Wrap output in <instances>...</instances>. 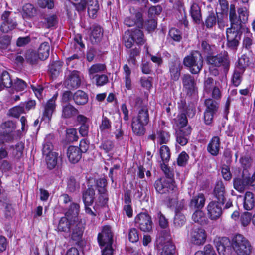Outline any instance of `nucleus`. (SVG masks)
<instances>
[{
    "label": "nucleus",
    "mask_w": 255,
    "mask_h": 255,
    "mask_svg": "<svg viewBox=\"0 0 255 255\" xmlns=\"http://www.w3.org/2000/svg\"><path fill=\"white\" fill-rule=\"evenodd\" d=\"M236 13L235 5H230L229 20L230 27L226 29L227 46L232 50L237 49L241 39L246 23L249 17V12L245 7H241L237 9Z\"/></svg>",
    "instance_id": "1"
},
{
    "label": "nucleus",
    "mask_w": 255,
    "mask_h": 255,
    "mask_svg": "<svg viewBox=\"0 0 255 255\" xmlns=\"http://www.w3.org/2000/svg\"><path fill=\"white\" fill-rule=\"evenodd\" d=\"M113 233L110 226H104L98 236V241L102 250V255H113Z\"/></svg>",
    "instance_id": "2"
},
{
    "label": "nucleus",
    "mask_w": 255,
    "mask_h": 255,
    "mask_svg": "<svg viewBox=\"0 0 255 255\" xmlns=\"http://www.w3.org/2000/svg\"><path fill=\"white\" fill-rule=\"evenodd\" d=\"M183 63L185 67L189 68V70L192 74H197L200 72L203 67V57L198 51H192L184 57Z\"/></svg>",
    "instance_id": "3"
},
{
    "label": "nucleus",
    "mask_w": 255,
    "mask_h": 255,
    "mask_svg": "<svg viewBox=\"0 0 255 255\" xmlns=\"http://www.w3.org/2000/svg\"><path fill=\"white\" fill-rule=\"evenodd\" d=\"M250 186L255 190V172L251 176L247 170H244L241 175L233 179L234 189L240 193L243 192Z\"/></svg>",
    "instance_id": "4"
},
{
    "label": "nucleus",
    "mask_w": 255,
    "mask_h": 255,
    "mask_svg": "<svg viewBox=\"0 0 255 255\" xmlns=\"http://www.w3.org/2000/svg\"><path fill=\"white\" fill-rule=\"evenodd\" d=\"M232 247L238 255H249L251 253V246L249 242L241 234L234 238Z\"/></svg>",
    "instance_id": "5"
},
{
    "label": "nucleus",
    "mask_w": 255,
    "mask_h": 255,
    "mask_svg": "<svg viewBox=\"0 0 255 255\" xmlns=\"http://www.w3.org/2000/svg\"><path fill=\"white\" fill-rule=\"evenodd\" d=\"M207 63L211 66L219 67L222 66L226 72L230 66V62L227 54H220L216 56L208 55L207 57Z\"/></svg>",
    "instance_id": "6"
},
{
    "label": "nucleus",
    "mask_w": 255,
    "mask_h": 255,
    "mask_svg": "<svg viewBox=\"0 0 255 255\" xmlns=\"http://www.w3.org/2000/svg\"><path fill=\"white\" fill-rule=\"evenodd\" d=\"M15 15L9 11H5L3 13L0 26V30L2 32L7 33L16 27L17 23Z\"/></svg>",
    "instance_id": "7"
},
{
    "label": "nucleus",
    "mask_w": 255,
    "mask_h": 255,
    "mask_svg": "<svg viewBox=\"0 0 255 255\" xmlns=\"http://www.w3.org/2000/svg\"><path fill=\"white\" fill-rule=\"evenodd\" d=\"M225 202L219 201H211L207 207V214L211 220L219 219L223 213V206Z\"/></svg>",
    "instance_id": "8"
},
{
    "label": "nucleus",
    "mask_w": 255,
    "mask_h": 255,
    "mask_svg": "<svg viewBox=\"0 0 255 255\" xmlns=\"http://www.w3.org/2000/svg\"><path fill=\"white\" fill-rule=\"evenodd\" d=\"M135 223L136 226L143 232H150L152 229L151 218L146 213L138 214L135 218Z\"/></svg>",
    "instance_id": "9"
},
{
    "label": "nucleus",
    "mask_w": 255,
    "mask_h": 255,
    "mask_svg": "<svg viewBox=\"0 0 255 255\" xmlns=\"http://www.w3.org/2000/svg\"><path fill=\"white\" fill-rule=\"evenodd\" d=\"M154 186L156 192L161 194L170 193L175 188L172 180L165 178L158 179L155 181Z\"/></svg>",
    "instance_id": "10"
},
{
    "label": "nucleus",
    "mask_w": 255,
    "mask_h": 255,
    "mask_svg": "<svg viewBox=\"0 0 255 255\" xmlns=\"http://www.w3.org/2000/svg\"><path fill=\"white\" fill-rule=\"evenodd\" d=\"M190 235L191 242L196 245L203 244L206 239V232L201 228L193 227L191 230Z\"/></svg>",
    "instance_id": "11"
},
{
    "label": "nucleus",
    "mask_w": 255,
    "mask_h": 255,
    "mask_svg": "<svg viewBox=\"0 0 255 255\" xmlns=\"http://www.w3.org/2000/svg\"><path fill=\"white\" fill-rule=\"evenodd\" d=\"M183 90L188 95H192L197 89L196 81L189 74H184L182 77Z\"/></svg>",
    "instance_id": "12"
},
{
    "label": "nucleus",
    "mask_w": 255,
    "mask_h": 255,
    "mask_svg": "<svg viewBox=\"0 0 255 255\" xmlns=\"http://www.w3.org/2000/svg\"><path fill=\"white\" fill-rule=\"evenodd\" d=\"M231 245L230 241L227 237L219 238L215 241V246L219 255H230Z\"/></svg>",
    "instance_id": "13"
},
{
    "label": "nucleus",
    "mask_w": 255,
    "mask_h": 255,
    "mask_svg": "<svg viewBox=\"0 0 255 255\" xmlns=\"http://www.w3.org/2000/svg\"><path fill=\"white\" fill-rule=\"evenodd\" d=\"M57 94L54 95L50 99H49L44 106V110L43 112L42 120L45 122H49L53 111L55 109V101L57 99Z\"/></svg>",
    "instance_id": "14"
},
{
    "label": "nucleus",
    "mask_w": 255,
    "mask_h": 255,
    "mask_svg": "<svg viewBox=\"0 0 255 255\" xmlns=\"http://www.w3.org/2000/svg\"><path fill=\"white\" fill-rule=\"evenodd\" d=\"M75 221L74 219L65 215L59 220L57 229L59 232L69 233L71 231V228L73 227V223H74Z\"/></svg>",
    "instance_id": "15"
},
{
    "label": "nucleus",
    "mask_w": 255,
    "mask_h": 255,
    "mask_svg": "<svg viewBox=\"0 0 255 255\" xmlns=\"http://www.w3.org/2000/svg\"><path fill=\"white\" fill-rule=\"evenodd\" d=\"M158 249L160 252L161 255H174L175 247L169 240L163 242L162 239H161L158 245Z\"/></svg>",
    "instance_id": "16"
},
{
    "label": "nucleus",
    "mask_w": 255,
    "mask_h": 255,
    "mask_svg": "<svg viewBox=\"0 0 255 255\" xmlns=\"http://www.w3.org/2000/svg\"><path fill=\"white\" fill-rule=\"evenodd\" d=\"M72 226L71 228V239L76 242H79L83 235L84 228L83 223L81 221L76 220L74 223H73Z\"/></svg>",
    "instance_id": "17"
},
{
    "label": "nucleus",
    "mask_w": 255,
    "mask_h": 255,
    "mask_svg": "<svg viewBox=\"0 0 255 255\" xmlns=\"http://www.w3.org/2000/svg\"><path fill=\"white\" fill-rule=\"evenodd\" d=\"M191 132L190 127L179 128L176 132V141L181 146L186 145L188 142V137Z\"/></svg>",
    "instance_id": "18"
},
{
    "label": "nucleus",
    "mask_w": 255,
    "mask_h": 255,
    "mask_svg": "<svg viewBox=\"0 0 255 255\" xmlns=\"http://www.w3.org/2000/svg\"><path fill=\"white\" fill-rule=\"evenodd\" d=\"M124 23L128 27L136 25L138 28H142L143 19L141 13L137 12L135 15L127 17L124 20Z\"/></svg>",
    "instance_id": "19"
},
{
    "label": "nucleus",
    "mask_w": 255,
    "mask_h": 255,
    "mask_svg": "<svg viewBox=\"0 0 255 255\" xmlns=\"http://www.w3.org/2000/svg\"><path fill=\"white\" fill-rule=\"evenodd\" d=\"M79 113L74 106L66 103L62 106L61 117L63 119H70L76 116Z\"/></svg>",
    "instance_id": "20"
},
{
    "label": "nucleus",
    "mask_w": 255,
    "mask_h": 255,
    "mask_svg": "<svg viewBox=\"0 0 255 255\" xmlns=\"http://www.w3.org/2000/svg\"><path fill=\"white\" fill-rule=\"evenodd\" d=\"M67 88L69 89H77L81 84V79L79 72L77 71H72L66 81Z\"/></svg>",
    "instance_id": "21"
},
{
    "label": "nucleus",
    "mask_w": 255,
    "mask_h": 255,
    "mask_svg": "<svg viewBox=\"0 0 255 255\" xmlns=\"http://www.w3.org/2000/svg\"><path fill=\"white\" fill-rule=\"evenodd\" d=\"M225 186L222 181H218L214 189V195L217 201L225 202Z\"/></svg>",
    "instance_id": "22"
},
{
    "label": "nucleus",
    "mask_w": 255,
    "mask_h": 255,
    "mask_svg": "<svg viewBox=\"0 0 255 255\" xmlns=\"http://www.w3.org/2000/svg\"><path fill=\"white\" fill-rule=\"evenodd\" d=\"M67 154L69 161L73 163L78 162L82 155L79 148L73 146H71L68 148Z\"/></svg>",
    "instance_id": "23"
},
{
    "label": "nucleus",
    "mask_w": 255,
    "mask_h": 255,
    "mask_svg": "<svg viewBox=\"0 0 255 255\" xmlns=\"http://www.w3.org/2000/svg\"><path fill=\"white\" fill-rule=\"evenodd\" d=\"M182 67L179 62H172L169 66V73L171 79L173 81L179 79Z\"/></svg>",
    "instance_id": "24"
},
{
    "label": "nucleus",
    "mask_w": 255,
    "mask_h": 255,
    "mask_svg": "<svg viewBox=\"0 0 255 255\" xmlns=\"http://www.w3.org/2000/svg\"><path fill=\"white\" fill-rule=\"evenodd\" d=\"M132 119L141 123L142 124L147 125L149 121V116L146 106H143L140 108L138 110L137 116L134 117Z\"/></svg>",
    "instance_id": "25"
},
{
    "label": "nucleus",
    "mask_w": 255,
    "mask_h": 255,
    "mask_svg": "<svg viewBox=\"0 0 255 255\" xmlns=\"http://www.w3.org/2000/svg\"><path fill=\"white\" fill-rule=\"evenodd\" d=\"M95 190L91 187H88L82 192V200L84 205H91L95 199Z\"/></svg>",
    "instance_id": "26"
},
{
    "label": "nucleus",
    "mask_w": 255,
    "mask_h": 255,
    "mask_svg": "<svg viewBox=\"0 0 255 255\" xmlns=\"http://www.w3.org/2000/svg\"><path fill=\"white\" fill-rule=\"evenodd\" d=\"M220 141L217 136L213 137L207 146L208 151L213 156H217L220 150Z\"/></svg>",
    "instance_id": "27"
},
{
    "label": "nucleus",
    "mask_w": 255,
    "mask_h": 255,
    "mask_svg": "<svg viewBox=\"0 0 255 255\" xmlns=\"http://www.w3.org/2000/svg\"><path fill=\"white\" fill-rule=\"evenodd\" d=\"M12 85V81L8 72L4 70L0 71V91L4 87H11Z\"/></svg>",
    "instance_id": "28"
},
{
    "label": "nucleus",
    "mask_w": 255,
    "mask_h": 255,
    "mask_svg": "<svg viewBox=\"0 0 255 255\" xmlns=\"http://www.w3.org/2000/svg\"><path fill=\"white\" fill-rule=\"evenodd\" d=\"M72 99L76 104L83 105L86 104L88 101V97L84 91L79 90L73 95Z\"/></svg>",
    "instance_id": "29"
},
{
    "label": "nucleus",
    "mask_w": 255,
    "mask_h": 255,
    "mask_svg": "<svg viewBox=\"0 0 255 255\" xmlns=\"http://www.w3.org/2000/svg\"><path fill=\"white\" fill-rule=\"evenodd\" d=\"M103 37V29L98 25L94 26L92 30L90 39L93 44L99 43Z\"/></svg>",
    "instance_id": "30"
},
{
    "label": "nucleus",
    "mask_w": 255,
    "mask_h": 255,
    "mask_svg": "<svg viewBox=\"0 0 255 255\" xmlns=\"http://www.w3.org/2000/svg\"><path fill=\"white\" fill-rule=\"evenodd\" d=\"M106 69V66L104 64L97 63L92 65L88 69L89 76L91 80H94L98 73L103 72Z\"/></svg>",
    "instance_id": "31"
},
{
    "label": "nucleus",
    "mask_w": 255,
    "mask_h": 255,
    "mask_svg": "<svg viewBox=\"0 0 255 255\" xmlns=\"http://www.w3.org/2000/svg\"><path fill=\"white\" fill-rule=\"evenodd\" d=\"M86 6L90 17L94 18L99 9V5L97 0H86Z\"/></svg>",
    "instance_id": "32"
},
{
    "label": "nucleus",
    "mask_w": 255,
    "mask_h": 255,
    "mask_svg": "<svg viewBox=\"0 0 255 255\" xmlns=\"http://www.w3.org/2000/svg\"><path fill=\"white\" fill-rule=\"evenodd\" d=\"M205 199L203 194L195 196L191 200L189 206L193 209L202 208L205 204Z\"/></svg>",
    "instance_id": "33"
},
{
    "label": "nucleus",
    "mask_w": 255,
    "mask_h": 255,
    "mask_svg": "<svg viewBox=\"0 0 255 255\" xmlns=\"http://www.w3.org/2000/svg\"><path fill=\"white\" fill-rule=\"evenodd\" d=\"M190 13L193 21L196 23H199L201 20L200 8L196 3H193L190 7Z\"/></svg>",
    "instance_id": "34"
},
{
    "label": "nucleus",
    "mask_w": 255,
    "mask_h": 255,
    "mask_svg": "<svg viewBox=\"0 0 255 255\" xmlns=\"http://www.w3.org/2000/svg\"><path fill=\"white\" fill-rule=\"evenodd\" d=\"M255 199L253 193L246 192L244 198L243 207L246 210H251L254 206Z\"/></svg>",
    "instance_id": "35"
},
{
    "label": "nucleus",
    "mask_w": 255,
    "mask_h": 255,
    "mask_svg": "<svg viewBox=\"0 0 255 255\" xmlns=\"http://www.w3.org/2000/svg\"><path fill=\"white\" fill-rule=\"evenodd\" d=\"M146 125H147L142 124L141 123L132 119V130L133 133L138 136L144 135L145 131L144 127Z\"/></svg>",
    "instance_id": "36"
},
{
    "label": "nucleus",
    "mask_w": 255,
    "mask_h": 255,
    "mask_svg": "<svg viewBox=\"0 0 255 255\" xmlns=\"http://www.w3.org/2000/svg\"><path fill=\"white\" fill-rule=\"evenodd\" d=\"M50 46L48 42H44L39 46L38 56L42 60H46L49 55Z\"/></svg>",
    "instance_id": "37"
},
{
    "label": "nucleus",
    "mask_w": 255,
    "mask_h": 255,
    "mask_svg": "<svg viewBox=\"0 0 255 255\" xmlns=\"http://www.w3.org/2000/svg\"><path fill=\"white\" fill-rule=\"evenodd\" d=\"M79 205L75 203H71L68 210L66 212L65 215L69 217L70 218L78 220L77 217L79 212Z\"/></svg>",
    "instance_id": "38"
},
{
    "label": "nucleus",
    "mask_w": 255,
    "mask_h": 255,
    "mask_svg": "<svg viewBox=\"0 0 255 255\" xmlns=\"http://www.w3.org/2000/svg\"><path fill=\"white\" fill-rule=\"evenodd\" d=\"M62 66V62L58 61L53 62L49 65V72L53 78H55L59 75Z\"/></svg>",
    "instance_id": "39"
},
{
    "label": "nucleus",
    "mask_w": 255,
    "mask_h": 255,
    "mask_svg": "<svg viewBox=\"0 0 255 255\" xmlns=\"http://www.w3.org/2000/svg\"><path fill=\"white\" fill-rule=\"evenodd\" d=\"M22 16L24 18H30L34 16L36 13V9L30 3L25 4L23 7Z\"/></svg>",
    "instance_id": "40"
},
{
    "label": "nucleus",
    "mask_w": 255,
    "mask_h": 255,
    "mask_svg": "<svg viewBox=\"0 0 255 255\" xmlns=\"http://www.w3.org/2000/svg\"><path fill=\"white\" fill-rule=\"evenodd\" d=\"M131 32L135 42L137 45H143L144 43L145 39L143 32L140 28L136 29Z\"/></svg>",
    "instance_id": "41"
},
{
    "label": "nucleus",
    "mask_w": 255,
    "mask_h": 255,
    "mask_svg": "<svg viewBox=\"0 0 255 255\" xmlns=\"http://www.w3.org/2000/svg\"><path fill=\"white\" fill-rule=\"evenodd\" d=\"M58 155L56 152H53V153L46 156V161L49 169H52L56 166Z\"/></svg>",
    "instance_id": "42"
},
{
    "label": "nucleus",
    "mask_w": 255,
    "mask_h": 255,
    "mask_svg": "<svg viewBox=\"0 0 255 255\" xmlns=\"http://www.w3.org/2000/svg\"><path fill=\"white\" fill-rule=\"evenodd\" d=\"M140 52V48L135 47L133 49H130L128 51V61L129 63H132L133 65L135 64L136 59V57L139 55Z\"/></svg>",
    "instance_id": "43"
},
{
    "label": "nucleus",
    "mask_w": 255,
    "mask_h": 255,
    "mask_svg": "<svg viewBox=\"0 0 255 255\" xmlns=\"http://www.w3.org/2000/svg\"><path fill=\"white\" fill-rule=\"evenodd\" d=\"M112 128V123L110 120L106 116H103L101 123L99 126V129L102 132H108Z\"/></svg>",
    "instance_id": "44"
},
{
    "label": "nucleus",
    "mask_w": 255,
    "mask_h": 255,
    "mask_svg": "<svg viewBox=\"0 0 255 255\" xmlns=\"http://www.w3.org/2000/svg\"><path fill=\"white\" fill-rule=\"evenodd\" d=\"M123 42L127 48H131L135 42L131 32L129 30L126 31L123 36Z\"/></svg>",
    "instance_id": "45"
},
{
    "label": "nucleus",
    "mask_w": 255,
    "mask_h": 255,
    "mask_svg": "<svg viewBox=\"0 0 255 255\" xmlns=\"http://www.w3.org/2000/svg\"><path fill=\"white\" fill-rule=\"evenodd\" d=\"M25 112L24 104L22 103L19 106L11 108L9 111V115L12 117L18 118L20 114Z\"/></svg>",
    "instance_id": "46"
},
{
    "label": "nucleus",
    "mask_w": 255,
    "mask_h": 255,
    "mask_svg": "<svg viewBox=\"0 0 255 255\" xmlns=\"http://www.w3.org/2000/svg\"><path fill=\"white\" fill-rule=\"evenodd\" d=\"M217 23L219 28L223 29L228 25V14L216 13Z\"/></svg>",
    "instance_id": "47"
},
{
    "label": "nucleus",
    "mask_w": 255,
    "mask_h": 255,
    "mask_svg": "<svg viewBox=\"0 0 255 255\" xmlns=\"http://www.w3.org/2000/svg\"><path fill=\"white\" fill-rule=\"evenodd\" d=\"M217 23V15L213 12L209 13L207 17L205 25L208 28H211L215 26Z\"/></svg>",
    "instance_id": "48"
},
{
    "label": "nucleus",
    "mask_w": 255,
    "mask_h": 255,
    "mask_svg": "<svg viewBox=\"0 0 255 255\" xmlns=\"http://www.w3.org/2000/svg\"><path fill=\"white\" fill-rule=\"evenodd\" d=\"M80 184L73 177H70L67 182V189L68 192L74 193L78 191Z\"/></svg>",
    "instance_id": "49"
},
{
    "label": "nucleus",
    "mask_w": 255,
    "mask_h": 255,
    "mask_svg": "<svg viewBox=\"0 0 255 255\" xmlns=\"http://www.w3.org/2000/svg\"><path fill=\"white\" fill-rule=\"evenodd\" d=\"M160 155L163 163H168L170 157V150L166 145H163L160 149Z\"/></svg>",
    "instance_id": "50"
},
{
    "label": "nucleus",
    "mask_w": 255,
    "mask_h": 255,
    "mask_svg": "<svg viewBox=\"0 0 255 255\" xmlns=\"http://www.w3.org/2000/svg\"><path fill=\"white\" fill-rule=\"evenodd\" d=\"M205 104L206 105L205 110L216 113L218 109V104L216 101L212 99H208L205 100Z\"/></svg>",
    "instance_id": "51"
},
{
    "label": "nucleus",
    "mask_w": 255,
    "mask_h": 255,
    "mask_svg": "<svg viewBox=\"0 0 255 255\" xmlns=\"http://www.w3.org/2000/svg\"><path fill=\"white\" fill-rule=\"evenodd\" d=\"M174 219V225L175 227L179 228L182 227L186 222V218L181 212L175 213Z\"/></svg>",
    "instance_id": "52"
},
{
    "label": "nucleus",
    "mask_w": 255,
    "mask_h": 255,
    "mask_svg": "<svg viewBox=\"0 0 255 255\" xmlns=\"http://www.w3.org/2000/svg\"><path fill=\"white\" fill-rule=\"evenodd\" d=\"M12 88L16 91L24 90L27 87L26 83L22 79L16 78L12 82Z\"/></svg>",
    "instance_id": "53"
},
{
    "label": "nucleus",
    "mask_w": 255,
    "mask_h": 255,
    "mask_svg": "<svg viewBox=\"0 0 255 255\" xmlns=\"http://www.w3.org/2000/svg\"><path fill=\"white\" fill-rule=\"evenodd\" d=\"M176 125L179 128H187L188 122L186 115L184 113L179 114L175 119Z\"/></svg>",
    "instance_id": "54"
},
{
    "label": "nucleus",
    "mask_w": 255,
    "mask_h": 255,
    "mask_svg": "<svg viewBox=\"0 0 255 255\" xmlns=\"http://www.w3.org/2000/svg\"><path fill=\"white\" fill-rule=\"evenodd\" d=\"M25 59L28 62L33 64L36 63L39 58L35 51L28 50L26 53Z\"/></svg>",
    "instance_id": "55"
},
{
    "label": "nucleus",
    "mask_w": 255,
    "mask_h": 255,
    "mask_svg": "<svg viewBox=\"0 0 255 255\" xmlns=\"http://www.w3.org/2000/svg\"><path fill=\"white\" fill-rule=\"evenodd\" d=\"M243 72L244 71L236 68L232 77V82L235 86H237L240 84Z\"/></svg>",
    "instance_id": "56"
},
{
    "label": "nucleus",
    "mask_w": 255,
    "mask_h": 255,
    "mask_svg": "<svg viewBox=\"0 0 255 255\" xmlns=\"http://www.w3.org/2000/svg\"><path fill=\"white\" fill-rule=\"evenodd\" d=\"M192 218L195 222L202 224L205 221L204 213L200 210H197L192 215Z\"/></svg>",
    "instance_id": "57"
},
{
    "label": "nucleus",
    "mask_w": 255,
    "mask_h": 255,
    "mask_svg": "<svg viewBox=\"0 0 255 255\" xmlns=\"http://www.w3.org/2000/svg\"><path fill=\"white\" fill-rule=\"evenodd\" d=\"M66 138L69 142H74L77 141L78 136L77 132L75 128H69L66 130Z\"/></svg>",
    "instance_id": "58"
},
{
    "label": "nucleus",
    "mask_w": 255,
    "mask_h": 255,
    "mask_svg": "<svg viewBox=\"0 0 255 255\" xmlns=\"http://www.w3.org/2000/svg\"><path fill=\"white\" fill-rule=\"evenodd\" d=\"M13 139L14 135L10 131L8 132L7 131L3 132V133L0 134V143L11 142Z\"/></svg>",
    "instance_id": "59"
},
{
    "label": "nucleus",
    "mask_w": 255,
    "mask_h": 255,
    "mask_svg": "<svg viewBox=\"0 0 255 255\" xmlns=\"http://www.w3.org/2000/svg\"><path fill=\"white\" fill-rule=\"evenodd\" d=\"M106 185L107 180L105 178H101L97 180L96 185L99 193L104 194L107 192Z\"/></svg>",
    "instance_id": "60"
},
{
    "label": "nucleus",
    "mask_w": 255,
    "mask_h": 255,
    "mask_svg": "<svg viewBox=\"0 0 255 255\" xmlns=\"http://www.w3.org/2000/svg\"><path fill=\"white\" fill-rule=\"evenodd\" d=\"M158 138L160 144L166 143L169 140L170 135L168 132L161 130L158 133Z\"/></svg>",
    "instance_id": "61"
},
{
    "label": "nucleus",
    "mask_w": 255,
    "mask_h": 255,
    "mask_svg": "<svg viewBox=\"0 0 255 255\" xmlns=\"http://www.w3.org/2000/svg\"><path fill=\"white\" fill-rule=\"evenodd\" d=\"M213 47L211 46L207 41H203L201 42L200 48L201 51L205 54L210 55L213 53Z\"/></svg>",
    "instance_id": "62"
},
{
    "label": "nucleus",
    "mask_w": 255,
    "mask_h": 255,
    "mask_svg": "<svg viewBox=\"0 0 255 255\" xmlns=\"http://www.w3.org/2000/svg\"><path fill=\"white\" fill-rule=\"evenodd\" d=\"M10 37L8 35H3L0 37V49H5L10 44Z\"/></svg>",
    "instance_id": "63"
},
{
    "label": "nucleus",
    "mask_w": 255,
    "mask_h": 255,
    "mask_svg": "<svg viewBox=\"0 0 255 255\" xmlns=\"http://www.w3.org/2000/svg\"><path fill=\"white\" fill-rule=\"evenodd\" d=\"M249 62V58L245 55L242 56L239 59L238 64L237 68L244 71L245 68L248 65Z\"/></svg>",
    "instance_id": "64"
}]
</instances>
